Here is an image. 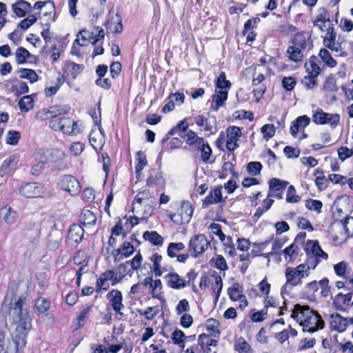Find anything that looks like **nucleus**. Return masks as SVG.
Returning <instances> with one entry per match:
<instances>
[{
  "label": "nucleus",
  "instance_id": "obj_1",
  "mask_svg": "<svg viewBox=\"0 0 353 353\" xmlns=\"http://www.w3.org/2000/svg\"><path fill=\"white\" fill-rule=\"evenodd\" d=\"M291 316L303 327V330L314 332L324 327V321L321 316L307 305H294Z\"/></svg>",
  "mask_w": 353,
  "mask_h": 353
},
{
  "label": "nucleus",
  "instance_id": "obj_2",
  "mask_svg": "<svg viewBox=\"0 0 353 353\" xmlns=\"http://www.w3.org/2000/svg\"><path fill=\"white\" fill-rule=\"evenodd\" d=\"M22 299L20 296H14L10 303V316L12 319L10 324V331L13 342L15 343L17 350L21 348L22 341Z\"/></svg>",
  "mask_w": 353,
  "mask_h": 353
},
{
  "label": "nucleus",
  "instance_id": "obj_3",
  "mask_svg": "<svg viewBox=\"0 0 353 353\" xmlns=\"http://www.w3.org/2000/svg\"><path fill=\"white\" fill-rule=\"evenodd\" d=\"M310 274L308 265L301 263L296 268L288 267L285 270V283L284 288H292L301 285L304 278Z\"/></svg>",
  "mask_w": 353,
  "mask_h": 353
},
{
  "label": "nucleus",
  "instance_id": "obj_4",
  "mask_svg": "<svg viewBox=\"0 0 353 353\" xmlns=\"http://www.w3.org/2000/svg\"><path fill=\"white\" fill-rule=\"evenodd\" d=\"M323 46L332 51L336 57H346L348 53L345 49L347 41L341 36L336 39V33L334 30L325 32L323 36Z\"/></svg>",
  "mask_w": 353,
  "mask_h": 353
},
{
  "label": "nucleus",
  "instance_id": "obj_5",
  "mask_svg": "<svg viewBox=\"0 0 353 353\" xmlns=\"http://www.w3.org/2000/svg\"><path fill=\"white\" fill-rule=\"evenodd\" d=\"M127 269L125 264H121L118 266L117 271L114 272L112 270H108L102 273L98 278L96 283L97 290L106 291L109 288L108 281H110L112 285H115L120 283L125 277V274L121 272Z\"/></svg>",
  "mask_w": 353,
  "mask_h": 353
},
{
  "label": "nucleus",
  "instance_id": "obj_6",
  "mask_svg": "<svg viewBox=\"0 0 353 353\" xmlns=\"http://www.w3.org/2000/svg\"><path fill=\"white\" fill-rule=\"evenodd\" d=\"M49 126L53 130L61 131L69 135H77L82 130V128L78 121L68 117L52 119L50 121Z\"/></svg>",
  "mask_w": 353,
  "mask_h": 353
},
{
  "label": "nucleus",
  "instance_id": "obj_7",
  "mask_svg": "<svg viewBox=\"0 0 353 353\" xmlns=\"http://www.w3.org/2000/svg\"><path fill=\"white\" fill-rule=\"evenodd\" d=\"M210 242L204 234L193 236L189 241L188 249L190 255L198 257L208 248Z\"/></svg>",
  "mask_w": 353,
  "mask_h": 353
},
{
  "label": "nucleus",
  "instance_id": "obj_8",
  "mask_svg": "<svg viewBox=\"0 0 353 353\" xmlns=\"http://www.w3.org/2000/svg\"><path fill=\"white\" fill-rule=\"evenodd\" d=\"M340 115L339 114H330L324 112L321 108H317L314 112L312 121L319 125H330L332 128H335L339 123Z\"/></svg>",
  "mask_w": 353,
  "mask_h": 353
},
{
  "label": "nucleus",
  "instance_id": "obj_9",
  "mask_svg": "<svg viewBox=\"0 0 353 353\" xmlns=\"http://www.w3.org/2000/svg\"><path fill=\"white\" fill-rule=\"evenodd\" d=\"M193 214L192 205L189 201H183L178 213L170 214V219L178 225L185 224L190 221Z\"/></svg>",
  "mask_w": 353,
  "mask_h": 353
},
{
  "label": "nucleus",
  "instance_id": "obj_10",
  "mask_svg": "<svg viewBox=\"0 0 353 353\" xmlns=\"http://www.w3.org/2000/svg\"><path fill=\"white\" fill-rule=\"evenodd\" d=\"M106 298L113 310L115 312L116 317L121 319L123 316L122 310L125 307L123 303V295L121 292L118 290L113 289L108 292L106 295Z\"/></svg>",
  "mask_w": 353,
  "mask_h": 353
},
{
  "label": "nucleus",
  "instance_id": "obj_11",
  "mask_svg": "<svg viewBox=\"0 0 353 353\" xmlns=\"http://www.w3.org/2000/svg\"><path fill=\"white\" fill-rule=\"evenodd\" d=\"M313 23L314 25L318 27L321 31L328 32L331 30H334L333 24L330 21L329 12L324 8H321L318 10Z\"/></svg>",
  "mask_w": 353,
  "mask_h": 353
},
{
  "label": "nucleus",
  "instance_id": "obj_12",
  "mask_svg": "<svg viewBox=\"0 0 353 353\" xmlns=\"http://www.w3.org/2000/svg\"><path fill=\"white\" fill-rule=\"evenodd\" d=\"M61 188L68 192L71 196L77 195L81 191L79 181L72 175L65 174L62 176L59 182Z\"/></svg>",
  "mask_w": 353,
  "mask_h": 353
},
{
  "label": "nucleus",
  "instance_id": "obj_13",
  "mask_svg": "<svg viewBox=\"0 0 353 353\" xmlns=\"http://www.w3.org/2000/svg\"><path fill=\"white\" fill-rule=\"evenodd\" d=\"M226 148L234 151L239 147L238 141L242 135L241 128L237 126H229L226 130Z\"/></svg>",
  "mask_w": 353,
  "mask_h": 353
},
{
  "label": "nucleus",
  "instance_id": "obj_14",
  "mask_svg": "<svg viewBox=\"0 0 353 353\" xmlns=\"http://www.w3.org/2000/svg\"><path fill=\"white\" fill-rule=\"evenodd\" d=\"M288 185V182L286 181L280 180L276 178L272 179L269 181L270 189L268 196L281 199L283 192Z\"/></svg>",
  "mask_w": 353,
  "mask_h": 353
},
{
  "label": "nucleus",
  "instance_id": "obj_15",
  "mask_svg": "<svg viewBox=\"0 0 353 353\" xmlns=\"http://www.w3.org/2000/svg\"><path fill=\"white\" fill-rule=\"evenodd\" d=\"M155 203H133L132 212L139 215L141 220H145L152 216Z\"/></svg>",
  "mask_w": 353,
  "mask_h": 353
},
{
  "label": "nucleus",
  "instance_id": "obj_16",
  "mask_svg": "<svg viewBox=\"0 0 353 353\" xmlns=\"http://www.w3.org/2000/svg\"><path fill=\"white\" fill-rule=\"evenodd\" d=\"M103 25L113 33H120L123 30L122 19L118 13L110 12Z\"/></svg>",
  "mask_w": 353,
  "mask_h": 353
},
{
  "label": "nucleus",
  "instance_id": "obj_17",
  "mask_svg": "<svg viewBox=\"0 0 353 353\" xmlns=\"http://www.w3.org/2000/svg\"><path fill=\"white\" fill-rule=\"evenodd\" d=\"M89 141L95 150L102 148L105 143V136L99 126L92 129L89 135Z\"/></svg>",
  "mask_w": 353,
  "mask_h": 353
},
{
  "label": "nucleus",
  "instance_id": "obj_18",
  "mask_svg": "<svg viewBox=\"0 0 353 353\" xmlns=\"http://www.w3.org/2000/svg\"><path fill=\"white\" fill-rule=\"evenodd\" d=\"M165 279L167 285L172 289L181 290L189 285V282H187V281L174 272H170L166 274Z\"/></svg>",
  "mask_w": 353,
  "mask_h": 353
},
{
  "label": "nucleus",
  "instance_id": "obj_19",
  "mask_svg": "<svg viewBox=\"0 0 353 353\" xmlns=\"http://www.w3.org/2000/svg\"><path fill=\"white\" fill-rule=\"evenodd\" d=\"M195 123L198 126L204 127V130L210 132V134H214L216 132V121L214 117H208L199 115L195 117Z\"/></svg>",
  "mask_w": 353,
  "mask_h": 353
},
{
  "label": "nucleus",
  "instance_id": "obj_20",
  "mask_svg": "<svg viewBox=\"0 0 353 353\" xmlns=\"http://www.w3.org/2000/svg\"><path fill=\"white\" fill-rule=\"evenodd\" d=\"M330 327L339 332H344L348 324V319L343 318L338 313L330 315Z\"/></svg>",
  "mask_w": 353,
  "mask_h": 353
},
{
  "label": "nucleus",
  "instance_id": "obj_21",
  "mask_svg": "<svg viewBox=\"0 0 353 353\" xmlns=\"http://www.w3.org/2000/svg\"><path fill=\"white\" fill-rule=\"evenodd\" d=\"M310 123V119L306 116H300L294 121H292L290 126V133L292 137H296L299 131H303L305 128L307 127Z\"/></svg>",
  "mask_w": 353,
  "mask_h": 353
},
{
  "label": "nucleus",
  "instance_id": "obj_22",
  "mask_svg": "<svg viewBox=\"0 0 353 353\" xmlns=\"http://www.w3.org/2000/svg\"><path fill=\"white\" fill-rule=\"evenodd\" d=\"M43 187L35 183H29L23 186V196L32 198L43 196Z\"/></svg>",
  "mask_w": 353,
  "mask_h": 353
},
{
  "label": "nucleus",
  "instance_id": "obj_23",
  "mask_svg": "<svg viewBox=\"0 0 353 353\" xmlns=\"http://www.w3.org/2000/svg\"><path fill=\"white\" fill-rule=\"evenodd\" d=\"M221 190V186H217L212 190L203 201V207L208 208L210 205L219 203L222 199Z\"/></svg>",
  "mask_w": 353,
  "mask_h": 353
},
{
  "label": "nucleus",
  "instance_id": "obj_24",
  "mask_svg": "<svg viewBox=\"0 0 353 353\" xmlns=\"http://www.w3.org/2000/svg\"><path fill=\"white\" fill-rule=\"evenodd\" d=\"M0 216L6 223L12 225L16 222L18 214L17 212L13 210L10 206L6 205L1 209Z\"/></svg>",
  "mask_w": 353,
  "mask_h": 353
},
{
  "label": "nucleus",
  "instance_id": "obj_25",
  "mask_svg": "<svg viewBox=\"0 0 353 353\" xmlns=\"http://www.w3.org/2000/svg\"><path fill=\"white\" fill-rule=\"evenodd\" d=\"M114 261L120 260L121 256L128 257L134 252V246L129 242H124L123 245L114 252Z\"/></svg>",
  "mask_w": 353,
  "mask_h": 353
},
{
  "label": "nucleus",
  "instance_id": "obj_26",
  "mask_svg": "<svg viewBox=\"0 0 353 353\" xmlns=\"http://www.w3.org/2000/svg\"><path fill=\"white\" fill-rule=\"evenodd\" d=\"M228 99V90H220L219 91L216 90L215 94L212 96V108L214 110H218V109L223 105L224 102Z\"/></svg>",
  "mask_w": 353,
  "mask_h": 353
},
{
  "label": "nucleus",
  "instance_id": "obj_27",
  "mask_svg": "<svg viewBox=\"0 0 353 353\" xmlns=\"http://www.w3.org/2000/svg\"><path fill=\"white\" fill-rule=\"evenodd\" d=\"M297 331L292 328L290 325L287 328L285 329L278 333L276 334L275 338L277 339L281 344L285 343L287 342L288 345H290V341L288 339L292 337L294 338L297 336Z\"/></svg>",
  "mask_w": 353,
  "mask_h": 353
},
{
  "label": "nucleus",
  "instance_id": "obj_28",
  "mask_svg": "<svg viewBox=\"0 0 353 353\" xmlns=\"http://www.w3.org/2000/svg\"><path fill=\"white\" fill-rule=\"evenodd\" d=\"M316 57H311L305 63V71L307 74L318 77L321 72V68L318 65Z\"/></svg>",
  "mask_w": 353,
  "mask_h": 353
},
{
  "label": "nucleus",
  "instance_id": "obj_29",
  "mask_svg": "<svg viewBox=\"0 0 353 353\" xmlns=\"http://www.w3.org/2000/svg\"><path fill=\"white\" fill-rule=\"evenodd\" d=\"M285 261L293 262L299 254V245L296 243H292L289 246L282 250Z\"/></svg>",
  "mask_w": 353,
  "mask_h": 353
},
{
  "label": "nucleus",
  "instance_id": "obj_30",
  "mask_svg": "<svg viewBox=\"0 0 353 353\" xmlns=\"http://www.w3.org/2000/svg\"><path fill=\"white\" fill-rule=\"evenodd\" d=\"M287 57L292 61L299 63L302 61L304 57V50L298 48L293 45L290 46L286 51Z\"/></svg>",
  "mask_w": 353,
  "mask_h": 353
},
{
  "label": "nucleus",
  "instance_id": "obj_31",
  "mask_svg": "<svg viewBox=\"0 0 353 353\" xmlns=\"http://www.w3.org/2000/svg\"><path fill=\"white\" fill-rule=\"evenodd\" d=\"M83 233V229L81 225L74 224L70 227L68 231V237L70 240L75 243H79L82 240Z\"/></svg>",
  "mask_w": 353,
  "mask_h": 353
},
{
  "label": "nucleus",
  "instance_id": "obj_32",
  "mask_svg": "<svg viewBox=\"0 0 353 353\" xmlns=\"http://www.w3.org/2000/svg\"><path fill=\"white\" fill-rule=\"evenodd\" d=\"M319 56L328 68H333L337 65V61L332 57L327 48H321L319 50Z\"/></svg>",
  "mask_w": 353,
  "mask_h": 353
},
{
  "label": "nucleus",
  "instance_id": "obj_33",
  "mask_svg": "<svg viewBox=\"0 0 353 353\" xmlns=\"http://www.w3.org/2000/svg\"><path fill=\"white\" fill-rule=\"evenodd\" d=\"M306 250L311 251L314 256L324 259H326L328 256L327 254L321 248L319 243L315 241H308L306 244Z\"/></svg>",
  "mask_w": 353,
  "mask_h": 353
},
{
  "label": "nucleus",
  "instance_id": "obj_34",
  "mask_svg": "<svg viewBox=\"0 0 353 353\" xmlns=\"http://www.w3.org/2000/svg\"><path fill=\"white\" fill-rule=\"evenodd\" d=\"M80 220L84 226L92 225L97 221V216L89 210H83L80 215Z\"/></svg>",
  "mask_w": 353,
  "mask_h": 353
},
{
  "label": "nucleus",
  "instance_id": "obj_35",
  "mask_svg": "<svg viewBox=\"0 0 353 353\" xmlns=\"http://www.w3.org/2000/svg\"><path fill=\"white\" fill-rule=\"evenodd\" d=\"M155 201H156V199L153 196L152 193H151L148 190H144L139 192L136 195L133 203H155Z\"/></svg>",
  "mask_w": 353,
  "mask_h": 353
},
{
  "label": "nucleus",
  "instance_id": "obj_36",
  "mask_svg": "<svg viewBox=\"0 0 353 353\" xmlns=\"http://www.w3.org/2000/svg\"><path fill=\"white\" fill-rule=\"evenodd\" d=\"M228 294L232 301H236L243 295V287L239 283H234L228 289Z\"/></svg>",
  "mask_w": 353,
  "mask_h": 353
},
{
  "label": "nucleus",
  "instance_id": "obj_37",
  "mask_svg": "<svg viewBox=\"0 0 353 353\" xmlns=\"http://www.w3.org/2000/svg\"><path fill=\"white\" fill-rule=\"evenodd\" d=\"M203 138L197 136L196 133L192 130H190L186 134V143L197 149L200 148V145L203 142Z\"/></svg>",
  "mask_w": 353,
  "mask_h": 353
},
{
  "label": "nucleus",
  "instance_id": "obj_38",
  "mask_svg": "<svg viewBox=\"0 0 353 353\" xmlns=\"http://www.w3.org/2000/svg\"><path fill=\"white\" fill-rule=\"evenodd\" d=\"M308 40V35L307 34L301 32L294 35L292 45L298 48L305 51Z\"/></svg>",
  "mask_w": 353,
  "mask_h": 353
},
{
  "label": "nucleus",
  "instance_id": "obj_39",
  "mask_svg": "<svg viewBox=\"0 0 353 353\" xmlns=\"http://www.w3.org/2000/svg\"><path fill=\"white\" fill-rule=\"evenodd\" d=\"M234 349L239 353H252L251 345L243 337L239 338L234 345Z\"/></svg>",
  "mask_w": 353,
  "mask_h": 353
},
{
  "label": "nucleus",
  "instance_id": "obj_40",
  "mask_svg": "<svg viewBox=\"0 0 353 353\" xmlns=\"http://www.w3.org/2000/svg\"><path fill=\"white\" fill-rule=\"evenodd\" d=\"M31 157L38 163H44L48 162V149H37L34 151Z\"/></svg>",
  "mask_w": 353,
  "mask_h": 353
},
{
  "label": "nucleus",
  "instance_id": "obj_41",
  "mask_svg": "<svg viewBox=\"0 0 353 353\" xmlns=\"http://www.w3.org/2000/svg\"><path fill=\"white\" fill-rule=\"evenodd\" d=\"M143 236L154 245H161L163 243V239L157 232H145Z\"/></svg>",
  "mask_w": 353,
  "mask_h": 353
},
{
  "label": "nucleus",
  "instance_id": "obj_42",
  "mask_svg": "<svg viewBox=\"0 0 353 353\" xmlns=\"http://www.w3.org/2000/svg\"><path fill=\"white\" fill-rule=\"evenodd\" d=\"M51 307V303L47 299L41 297L37 299L35 302L36 311L39 314L46 312L50 310Z\"/></svg>",
  "mask_w": 353,
  "mask_h": 353
},
{
  "label": "nucleus",
  "instance_id": "obj_43",
  "mask_svg": "<svg viewBox=\"0 0 353 353\" xmlns=\"http://www.w3.org/2000/svg\"><path fill=\"white\" fill-rule=\"evenodd\" d=\"M199 341L203 349L204 348L205 345L207 346V349L204 350L205 353H208V352L210 350V347H215L218 343V341L216 339H211L208 335L204 334L199 335Z\"/></svg>",
  "mask_w": 353,
  "mask_h": 353
},
{
  "label": "nucleus",
  "instance_id": "obj_44",
  "mask_svg": "<svg viewBox=\"0 0 353 353\" xmlns=\"http://www.w3.org/2000/svg\"><path fill=\"white\" fill-rule=\"evenodd\" d=\"M64 151L59 149H48V162L57 163L65 159Z\"/></svg>",
  "mask_w": 353,
  "mask_h": 353
},
{
  "label": "nucleus",
  "instance_id": "obj_45",
  "mask_svg": "<svg viewBox=\"0 0 353 353\" xmlns=\"http://www.w3.org/2000/svg\"><path fill=\"white\" fill-rule=\"evenodd\" d=\"M136 161L137 164L135 167V172L138 177L141 175V170L147 165L146 156L143 152L139 151L137 153Z\"/></svg>",
  "mask_w": 353,
  "mask_h": 353
},
{
  "label": "nucleus",
  "instance_id": "obj_46",
  "mask_svg": "<svg viewBox=\"0 0 353 353\" xmlns=\"http://www.w3.org/2000/svg\"><path fill=\"white\" fill-rule=\"evenodd\" d=\"M65 70L71 74L72 78H75L83 70V65L68 61L65 66Z\"/></svg>",
  "mask_w": 353,
  "mask_h": 353
},
{
  "label": "nucleus",
  "instance_id": "obj_47",
  "mask_svg": "<svg viewBox=\"0 0 353 353\" xmlns=\"http://www.w3.org/2000/svg\"><path fill=\"white\" fill-rule=\"evenodd\" d=\"M185 338L183 332L180 330H175L172 334V342L181 349L185 347Z\"/></svg>",
  "mask_w": 353,
  "mask_h": 353
},
{
  "label": "nucleus",
  "instance_id": "obj_48",
  "mask_svg": "<svg viewBox=\"0 0 353 353\" xmlns=\"http://www.w3.org/2000/svg\"><path fill=\"white\" fill-rule=\"evenodd\" d=\"M323 90L325 94H330L337 90V86L335 79L332 77H327L323 83Z\"/></svg>",
  "mask_w": 353,
  "mask_h": 353
},
{
  "label": "nucleus",
  "instance_id": "obj_49",
  "mask_svg": "<svg viewBox=\"0 0 353 353\" xmlns=\"http://www.w3.org/2000/svg\"><path fill=\"white\" fill-rule=\"evenodd\" d=\"M185 248V245L181 243H170L168 247L167 252L168 255L174 258L176 256V252H179Z\"/></svg>",
  "mask_w": 353,
  "mask_h": 353
},
{
  "label": "nucleus",
  "instance_id": "obj_50",
  "mask_svg": "<svg viewBox=\"0 0 353 353\" xmlns=\"http://www.w3.org/2000/svg\"><path fill=\"white\" fill-rule=\"evenodd\" d=\"M70 110V108L68 105L52 106L49 108V111L52 118L57 117V116L61 115L62 114H65L68 112Z\"/></svg>",
  "mask_w": 353,
  "mask_h": 353
},
{
  "label": "nucleus",
  "instance_id": "obj_51",
  "mask_svg": "<svg viewBox=\"0 0 353 353\" xmlns=\"http://www.w3.org/2000/svg\"><path fill=\"white\" fill-rule=\"evenodd\" d=\"M92 306L89 305L79 314V316L77 319V326L76 327L77 329L81 327L84 325L86 320L89 317V315L92 311Z\"/></svg>",
  "mask_w": 353,
  "mask_h": 353
},
{
  "label": "nucleus",
  "instance_id": "obj_52",
  "mask_svg": "<svg viewBox=\"0 0 353 353\" xmlns=\"http://www.w3.org/2000/svg\"><path fill=\"white\" fill-rule=\"evenodd\" d=\"M201 151V157L203 161L207 162L211 154H212V149L209 144L203 140V142L201 143L200 148L199 149Z\"/></svg>",
  "mask_w": 353,
  "mask_h": 353
},
{
  "label": "nucleus",
  "instance_id": "obj_53",
  "mask_svg": "<svg viewBox=\"0 0 353 353\" xmlns=\"http://www.w3.org/2000/svg\"><path fill=\"white\" fill-rule=\"evenodd\" d=\"M22 21L19 23L17 28L9 34L10 39L16 45L21 43L22 38Z\"/></svg>",
  "mask_w": 353,
  "mask_h": 353
},
{
  "label": "nucleus",
  "instance_id": "obj_54",
  "mask_svg": "<svg viewBox=\"0 0 353 353\" xmlns=\"http://www.w3.org/2000/svg\"><path fill=\"white\" fill-rule=\"evenodd\" d=\"M275 131V127L272 124H265L261 128V132L265 140L272 138L274 135Z\"/></svg>",
  "mask_w": 353,
  "mask_h": 353
},
{
  "label": "nucleus",
  "instance_id": "obj_55",
  "mask_svg": "<svg viewBox=\"0 0 353 353\" xmlns=\"http://www.w3.org/2000/svg\"><path fill=\"white\" fill-rule=\"evenodd\" d=\"M316 78L317 77L307 74L302 79L301 83L303 85V86L306 88L307 90H311L313 89L316 85Z\"/></svg>",
  "mask_w": 353,
  "mask_h": 353
},
{
  "label": "nucleus",
  "instance_id": "obj_56",
  "mask_svg": "<svg viewBox=\"0 0 353 353\" xmlns=\"http://www.w3.org/2000/svg\"><path fill=\"white\" fill-rule=\"evenodd\" d=\"M21 138V134L19 132L14 131V130H10L7 133L6 136V143L9 145H16L19 140Z\"/></svg>",
  "mask_w": 353,
  "mask_h": 353
},
{
  "label": "nucleus",
  "instance_id": "obj_57",
  "mask_svg": "<svg viewBox=\"0 0 353 353\" xmlns=\"http://www.w3.org/2000/svg\"><path fill=\"white\" fill-rule=\"evenodd\" d=\"M306 208L310 210H314L320 212L323 207V203L319 200L308 199L305 202Z\"/></svg>",
  "mask_w": 353,
  "mask_h": 353
},
{
  "label": "nucleus",
  "instance_id": "obj_58",
  "mask_svg": "<svg viewBox=\"0 0 353 353\" xmlns=\"http://www.w3.org/2000/svg\"><path fill=\"white\" fill-rule=\"evenodd\" d=\"M231 86V83L229 81L226 80V75L224 72H222L217 79L216 87L221 90L229 89Z\"/></svg>",
  "mask_w": 353,
  "mask_h": 353
},
{
  "label": "nucleus",
  "instance_id": "obj_59",
  "mask_svg": "<svg viewBox=\"0 0 353 353\" xmlns=\"http://www.w3.org/2000/svg\"><path fill=\"white\" fill-rule=\"evenodd\" d=\"M262 169V165L260 162L252 161L248 164L247 170L252 176L259 174Z\"/></svg>",
  "mask_w": 353,
  "mask_h": 353
},
{
  "label": "nucleus",
  "instance_id": "obj_60",
  "mask_svg": "<svg viewBox=\"0 0 353 353\" xmlns=\"http://www.w3.org/2000/svg\"><path fill=\"white\" fill-rule=\"evenodd\" d=\"M300 196L296 194L295 188L290 185L287 192L286 201L288 203H295L299 201Z\"/></svg>",
  "mask_w": 353,
  "mask_h": 353
},
{
  "label": "nucleus",
  "instance_id": "obj_61",
  "mask_svg": "<svg viewBox=\"0 0 353 353\" xmlns=\"http://www.w3.org/2000/svg\"><path fill=\"white\" fill-rule=\"evenodd\" d=\"M338 155L340 160L345 161L347 159L353 156V149L342 146L338 150Z\"/></svg>",
  "mask_w": 353,
  "mask_h": 353
},
{
  "label": "nucleus",
  "instance_id": "obj_62",
  "mask_svg": "<svg viewBox=\"0 0 353 353\" xmlns=\"http://www.w3.org/2000/svg\"><path fill=\"white\" fill-rule=\"evenodd\" d=\"M190 310V305L189 302L187 299H181L179 301L175 311L178 315L182 314L183 313H185Z\"/></svg>",
  "mask_w": 353,
  "mask_h": 353
},
{
  "label": "nucleus",
  "instance_id": "obj_63",
  "mask_svg": "<svg viewBox=\"0 0 353 353\" xmlns=\"http://www.w3.org/2000/svg\"><path fill=\"white\" fill-rule=\"evenodd\" d=\"M225 252L230 256L232 257L236 255V250L234 245L232 243V238L228 236L226 239V241L223 243Z\"/></svg>",
  "mask_w": 353,
  "mask_h": 353
},
{
  "label": "nucleus",
  "instance_id": "obj_64",
  "mask_svg": "<svg viewBox=\"0 0 353 353\" xmlns=\"http://www.w3.org/2000/svg\"><path fill=\"white\" fill-rule=\"evenodd\" d=\"M342 225L347 236H353V217L347 218Z\"/></svg>",
  "mask_w": 353,
  "mask_h": 353
}]
</instances>
